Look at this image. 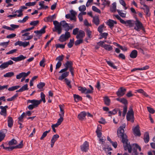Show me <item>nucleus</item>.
<instances>
[{
    "mask_svg": "<svg viewBox=\"0 0 155 155\" xmlns=\"http://www.w3.org/2000/svg\"><path fill=\"white\" fill-rule=\"evenodd\" d=\"M15 13H18V14L17 15V16L18 17H20L23 15L22 11L20 9L19 10H17L15 12Z\"/></svg>",
    "mask_w": 155,
    "mask_h": 155,
    "instance_id": "ea45409f",
    "label": "nucleus"
},
{
    "mask_svg": "<svg viewBox=\"0 0 155 155\" xmlns=\"http://www.w3.org/2000/svg\"><path fill=\"white\" fill-rule=\"evenodd\" d=\"M127 106L125 105L123 107V110L122 113V115L123 117H124L127 113Z\"/></svg>",
    "mask_w": 155,
    "mask_h": 155,
    "instance_id": "680f3d73",
    "label": "nucleus"
},
{
    "mask_svg": "<svg viewBox=\"0 0 155 155\" xmlns=\"http://www.w3.org/2000/svg\"><path fill=\"white\" fill-rule=\"evenodd\" d=\"M66 43L65 44H57L55 45V47L56 48H64L65 47V45Z\"/></svg>",
    "mask_w": 155,
    "mask_h": 155,
    "instance_id": "8fccbe9b",
    "label": "nucleus"
},
{
    "mask_svg": "<svg viewBox=\"0 0 155 155\" xmlns=\"http://www.w3.org/2000/svg\"><path fill=\"white\" fill-rule=\"evenodd\" d=\"M10 26L11 27V30H10L11 31H13L14 30V29L15 28H17L19 27V26L17 25H15L14 24H11L10 25Z\"/></svg>",
    "mask_w": 155,
    "mask_h": 155,
    "instance_id": "4d7b16f0",
    "label": "nucleus"
},
{
    "mask_svg": "<svg viewBox=\"0 0 155 155\" xmlns=\"http://www.w3.org/2000/svg\"><path fill=\"white\" fill-rule=\"evenodd\" d=\"M39 22V21L38 20L34 21L31 22L30 23V24L31 25L35 26L37 25L38 24Z\"/></svg>",
    "mask_w": 155,
    "mask_h": 155,
    "instance_id": "6e6d98bb",
    "label": "nucleus"
},
{
    "mask_svg": "<svg viewBox=\"0 0 155 155\" xmlns=\"http://www.w3.org/2000/svg\"><path fill=\"white\" fill-rule=\"evenodd\" d=\"M86 113L85 112L83 111L81 112L78 115V118L81 120H83L85 117Z\"/></svg>",
    "mask_w": 155,
    "mask_h": 155,
    "instance_id": "a211bd4d",
    "label": "nucleus"
},
{
    "mask_svg": "<svg viewBox=\"0 0 155 155\" xmlns=\"http://www.w3.org/2000/svg\"><path fill=\"white\" fill-rule=\"evenodd\" d=\"M65 83L70 88H71V86L70 84L71 82L68 79L66 78L64 79Z\"/></svg>",
    "mask_w": 155,
    "mask_h": 155,
    "instance_id": "052dcab7",
    "label": "nucleus"
},
{
    "mask_svg": "<svg viewBox=\"0 0 155 155\" xmlns=\"http://www.w3.org/2000/svg\"><path fill=\"white\" fill-rule=\"evenodd\" d=\"M116 100L125 105L127 104V100L125 98H117L116 99Z\"/></svg>",
    "mask_w": 155,
    "mask_h": 155,
    "instance_id": "b1692460",
    "label": "nucleus"
},
{
    "mask_svg": "<svg viewBox=\"0 0 155 155\" xmlns=\"http://www.w3.org/2000/svg\"><path fill=\"white\" fill-rule=\"evenodd\" d=\"M86 9V8L84 5H82L79 7V10L80 11H84Z\"/></svg>",
    "mask_w": 155,
    "mask_h": 155,
    "instance_id": "338daca9",
    "label": "nucleus"
},
{
    "mask_svg": "<svg viewBox=\"0 0 155 155\" xmlns=\"http://www.w3.org/2000/svg\"><path fill=\"white\" fill-rule=\"evenodd\" d=\"M143 6L145 7L144 8V12L146 13V14L147 16L150 15V13H149V7L146 5H144Z\"/></svg>",
    "mask_w": 155,
    "mask_h": 155,
    "instance_id": "c85d7f7f",
    "label": "nucleus"
},
{
    "mask_svg": "<svg viewBox=\"0 0 155 155\" xmlns=\"http://www.w3.org/2000/svg\"><path fill=\"white\" fill-rule=\"evenodd\" d=\"M17 143V141L16 140L13 139L8 142V145L9 146L16 144Z\"/></svg>",
    "mask_w": 155,
    "mask_h": 155,
    "instance_id": "e433bc0d",
    "label": "nucleus"
},
{
    "mask_svg": "<svg viewBox=\"0 0 155 155\" xmlns=\"http://www.w3.org/2000/svg\"><path fill=\"white\" fill-rule=\"evenodd\" d=\"M74 43V39H70V41L68 44V46L69 48H71L73 46Z\"/></svg>",
    "mask_w": 155,
    "mask_h": 155,
    "instance_id": "58836bf2",
    "label": "nucleus"
},
{
    "mask_svg": "<svg viewBox=\"0 0 155 155\" xmlns=\"http://www.w3.org/2000/svg\"><path fill=\"white\" fill-rule=\"evenodd\" d=\"M41 102V101H38L34 99L32 100H28V103L32 104V105H33L35 107H38V105L40 104Z\"/></svg>",
    "mask_w": 155,
    "mask_h": 155,
    "instance_id": "1a4fd4ad",
    "label": "nucleus"
},
{
    "mask_svg": "<svg viewBox=\"0 0 155 155\" xmlns=\"http://www.w3.org/2000/svg\"><path fill=\"white\" fill-rule=\"evenodd\" d=\"M104 101L105 104L107 106L110 104V100L107 97H106L104 98Z\"/></svg>",
    "mask_w": 155,
    "mask_h": 155,
    "instance_id": "473e14b6",
    "label": "nucleus"
},
{
    "mask_svg": "<svg viewBox=\"0 0 155 155\" xmlns=\"http://www.w3.org/2000/svg\"><path fill=\"white\" fill-rule=\"evenodd\" d=\"M8 127L10 128L12 126L13 124V121L11 117H8Z\"/></svg>",
    "mask_w": 155,
    "mask_h": 155,
    "instance_id": "4be33fe9",
    "label": "nucleus"
},
{
    "mask_svg": "<svg viewBox=\"0 0 155 155\" xmlns=\"http://www.w3.org/2000/svg\"><path fill=\"white\" fill-rule=\"evenodd\" d=\"M66 23H67L65 21H61L60 23L57 21H53V24L54 25L55 29L57 31L58 34H60L61 33L62 29L61 26L63 27Z\"/></svg>",
    "mask_w": 155,
    "mask_h": 155,
    "instance_id": "7ed1b4c3",
    "label": "nucleus"
},
{
    "mask_svg": "<svg viewBox=\"0 0 155 155\" xmlns=\"http://www.w3.org/2000/svg\"><path fill=\"white\" fill-rule=\"evenodd\" d=\"M45 85V83L44 82H40L37 85V87L39 89L42 88Z\"/></svg>",
    "mask_w": 155,
    "mask_h": 155,
    "instance_id": "79ce46f5",
    "label": "nucleus"
},
{
    "mask_svg": "<svg viewBox=\"0 0 155 155\" xmlns=\"http://www.w3.org/2000/svg\"><path fill=\"white\" fill-rule=\"evenodd\" d=\"M41 99L39 101H41V102L42 101H43L44 103H45V95L44 94L43 92H41Z\"/></svg>",
    "mask_w": 155,
    "mask_h": 155,
    "instance_id": "4c0bfd02",
    "label": "nucleus"
},
{
    "mask_svg": "<svg viewBox=\"0 0 155 155\" xmlns=\"http://www.w3.org/2000/svg\"><path fill=\"white\" fill-rule=\"evenodd\" d=\"M112 6L110 8V11L112 12H115L117 10L116 9V5L115 3H113L112 4Z\"/></svg>",
    "mask_w": 155,
    "mask_h": 155,
    "instance_id": "cd10ccee",
    "label": "nucleus"
},
{
    "mask_svg": "<svg viewBox=\"0 0 155 155\" xmlns=\"http://www.w3.org/2000/svg\"><path fill=\"white\" fill-rule=\"evenodd\" d=\"M133 131L134 134L137 136H140L141 133L139 130V125H137L133 129Z\"/></svg>",
    "mask_w": 155,
    "mask_h": 155,
    "instance_id": "ddd939ff",
    "label": "nucleus"
},
{
    "mask_svg": "<svg viewBox=\"0 0 155 155\" xmlns=\"http://www.w3.org/2000/svg\"><path fill=\"white\" fill-rule=\"evenodd\" d=\"M96 132L97 133V137L99 138H100L102 134V133L98 129V127L96 131Z\"/></svg>",
    "mask_w": 155,
    "mask_h": 155,
    "instance_id": "bf43d9fd",
    "label": "nucleus"
},
{
    "mask_svg": "<svg viewBox=\"0 0 155 155\" xmlns=\"http://www.w3.org/2000/svg\"><path fill=\"white\" fill-rule=\"evenodd\" d=\"M85 36L84 32L82 30H80L79 33L76 36V38L78 39H82V38Z\"/></svg>",
    "mask_w": 155,
    "mask_h": 155,
    "instance_id": "f3484780",
    "label": "nucleus"
},
{
    "mask_svg": "<svg viewBox=\"0 0 155 155\" xmlns=\"http://www.w3.org/2000/svg\"><path fill=\"white\" fill-rule=\"evenodd\" d=\"M117 133L118 137L122 138V142L123 144H125L127 145L126 142L128 141L127 139V136L126 135L124 134V129L122 127H119L117 130Z\"/></svg>",
    "mask_w": 155,
    "mask_h": 155,
    "instance_id": "f03ea898",
    "label": "nucleus"
},
{
    "mask_svg": "<svg viewBox=\"0 0 155 155\" xmlns=\"http://www.w3.org/2000/svg\"><path fill=\"white\" fill-rule=\"evenodd\" d=\"M36 4V2H29L26 3L25 4L26 6H34Z\"/></svg>",
    "mask_w": 155,
    "mask_h": 155,
    "instance_id": "de8ad7c7",
    "label": "nucleus"
},
{
    "mask_svg": "<svg viewBox=\"0 0 155 155\" xmlns=\"http://www.w3.org/2000/svg\"><path fill=\"white\" fill-rule=\"evenodd\" d=\"M69 72H66L62 74L61 76L59 77L58 79L61 81L62 80L69 75Z\"/></svg>",
    "mask_w": 155,
    "mask_h": 155,
    "instance_id": "aec40b11",
    "label": "nucleus"
},
{
    "mask_svg": "<svg viewBox=\"0 0 155 155\" xmlns=\"http://www.w3.org/2000/svg\"><path fill=\"white\" fill-rule=\"evenodd\" d=\"M93 22L97 26L100 24V20L97 16L93 17Z\"/></svg>",
    "mask_w": 155,
    "mask_h": 155,
    "instance_id": "5701e85b",
    "label": "nucleus"
},
{
    "mask_svg": "<svg viewBox=\"0 0 155 155\" xmlns=\"http://www.w3.org/2000/svg\"><path fill=\"white\" fill-rule=\"evenodd\" d=\"M27 116V114H25V113L23 112L22 114L18 117V119L19 120L22 121L23 118L24 117H26Z\"/></svg>",
    "mask_w": 155,
    "mask_h": 155,
    "instance_id": "3c124183",
    "label": "nucleus"
},
{
    "mask_svg": "<svg viewBox=\"0 0 155 155\" xmlns=\"http://www.w3.org/2000/svg\"><path fill=\"white\" fill-rule=\"evenodd\" d=\"M0 109H1L0 114L4 116H6V109H4V107L2 106H0Z\"/></svg>",
    "mask_w": 155,
    "mask_h": 155,
    "instance_id": "a878e982",
    "label": "nucleus"
},
{
    "mask_svg": "<svg viewBox=\"0 0 155 155\" xmlns=\"http://www.w3.org/2000/svg\"><path fill=\"white\" fill-rule=\"evenodd\" d=\"M26 58V56H24L23 55L21 54L18 57H17L12 58H11V59L14 61L17 62L24 60Z\"/></svg>",
    "mask_w": 155,
    "mask_h": 155,
    "instance_id": "9b49d317",
    "label": "nucleus"
},
{
    "mask_svg": "<svg viewBox=\"0 0 155 155\" xmlns=\"http://www.w3.org/2000/svg\"><path fill=\"white\" fill-rule=\"evenodd\" d=\"M73 63L71 61H67L65 64V66L67 67L68 69H71L73 68Z\"/></svg>",
    "mask_w": 155,
    "mask_h": 155,
    "instance_id": "393cba45",
    "label": "nucleus"
},
{
    "mask_svg": "<svg viewBox=\"0 0 155 155\" xmlns=\"http://www.w3.org/2000/svg\"><path fill=\"white\" fill-rule=\"evenodd\" d=\"M117 11L119 15L122 18H125L126 16V12L123 13L122 12V10H117Z\"/></svg>",
    "mask_w": 155,
    "mask_h": 155,
    "instance_id": "c756f323",
    "label": "nucleus"
},
{
    "mask_svg": "<svg viewBox=\"0 0 155 155\" xmlns=\"http://www.w3.org/2000/svg\"><path fill=\"white\" fill-rule=\"evenodd\" d=\"M50 130H51L50 129L48 131H46L44 132L43 133L42 136L41 137L40 139L41 140H43L44 138L46 137V136L47 135V134L49 133L50 131Z\"/></svg>",
    "mask_w": 155,
    "mask_h": 155,
    "instance_id": "c9c22d12",
    "label": "nucleus"
},
{
    "mask_svg": "<svg viewBox=\"0 0 155 155\" xmlns=\"http://www.w3.org/2000/svg\"><path fill=\"white\" fill-rule=\"evenodd\" d=\"M14 74L13 72H9L4 74L3 76L5 78L11 77L14 76Z\"/></svg>",
    "mask_w": 155,
    "mask_h": 155,
    "instance_id": "72a5a7b5",
    "label": "nucleus"
},
{
    "mask_svg": "<svg viewBox=\"0 0 155 155\" xmlns=\"http://www.w3.org/2000/svg\"><path fill=\"white\" fill-rule=\"evenodd\" d=\"M135 26L134 29L137 31H139L143 28V25L138 19L136 18L135 21Z\"/></svg>",
    "mask_w": 155,
    "mask_h": 155,
    "instance_id": "423d86ee",
    "label": "nucleus"
},
{
    "mask_svg": "<svg viewBox=\"0 0 155 155\" xmlns=\"http://www.w3.org/2000/svg\"><path fill=\"white\" fill-rule=\"evenodd\" d=\"M92 9L93 11L98 13H100L101 12V10L94 6H92Z\"/></svg>",
    "mask_w": 155,
    "mask_h": 155,
    "instance_id": "49530a36",
    "label": "nucleus"
},
{
    "mask_svg": "<svg viewBox=\"0 0 155 155\" xmlns=\"http://www.w3.org/2000/svg\"><path fill=\"white\" fill-rule=\"evenodd\" d=\"M126 91V89L121 87L118 89L116 94L118 96L122 97Z\"/></svg>",
    "mask_w": 155,
    "mask_h": 155,
    "instance_id": "9d476101",
    "label": "nucleus"
},
{
    "mask_svg": "<svg viewBox=\"0 0 155 155\" xmlns=\"http://www.w3.org/2000/svg\"><path fill=\"white\" fill-rule=\"evenodd\" d=\"M5 137V134L4 133L0 132V142Z\"/></svg>",
    "mask_w": 155,
    "mask_h": 155,
    "instance_id": "e2e57ef3",
    "label": "nucleus"
},
{
    "mask_svg": "<svg viewBox=\"0 0 155 155\" xmlns=\"http://www.w3.org/2000/svg\"><path fill=\"white\" fill-rule=\"evenodd\" d=\"M23 77H25L24 74V72L20 73L19 74L17 75H16V78L17 79H18Z\"/></svg>",
    "mask_w": 155,
    "mask_h": 155,
    "instance_id": "5fc2aeb1",
    "label": "nucleus"
},
{
    "mask_svg": "<svg viewBox=\"0 0 155 155\" xmlns=\"http://www.w3.org/2000/svg\"><path fill=\"white\" fill-rule=\"evenodd\" d=\"M81 150L83 151L86 152L88 149L89 145L88 143L85 141L84 143L81 146Z\"/></svg>",
    "mask_w": 155,
    "mask_h": 155,
    "instance_id": "f8f14e48",
    "label": "nucleus"
},
{
    "mask_svg": "<svg viewBox=\"0 0 155 155\" xmlns=\"http://www.w3.org/2000/svg\"><path fill=\"white\" fill-rule=\"evenodd\" d=\"M117 22L116 21L111 19H109L107 22V25L111 29H112L113 28L114 24H117Z\"/></svg>",
    "mask_w": 155,
    "mask_h": 155,
    "instance_id": "dca6fc26",
    "label": "nucleus"
},
{
    "mask_svg": "<svg viewBox=\"0 0 155 155\" xmlns=\"http://www.w3.org/2000/svg\"><path fill=\"white\" fill-rule=\"evenodd\" d=\"M74 97L75 101L76 102H78L79 101H81L82 99V97L78 95L74 94Z\"/></svg>",
    "mask_w": 155,
    "mask_h": 155,
    "instance_id": "2f4dec72",
    "label": "nucleus"
},
{
    "mask_svg": "<svg viewBox=\"0 0 155 155\" xmlns=\"http://www.w3.org/2000/svg\"><path fill=\"white\" fill-rule=\"evenodd\" d=\"M106 62L107 63L110 67H111L113 68L114 69H117V67L115 66L113 62H112L108 61L107 60H106Z\"/></svg>",
    "mask_w": 155,
    "mask_h": 155,
    "instance_id": "f704fd0d",
    "label": "nucleus"
},
{
    "mask_svg": "<svg viewBox=\"0 0 155 155\" xmlns=\"http://www.w3.org/2000/svg\"><path fill=\"white\" fill-rule=\"evenodd\" d=\"M20 86L19 85H17L14 86H12L11 87H9L8 89V90L10 91H13L17 90L20 87Z\"/></svg>",
    "mask_w": 155,
    "mask_h": 155,
    "instance_id": "7c9ffc66",
    "label": "nucleus"
},
{
    "mask_svg": "<svg viewBox=\"0 0 155 155\" xmlns=\"http://www.w3.org/2000/svg\"><path fill=\"white\" fill-rule=\"evenodd\" d=\"M34 32L35 33L40 36H41L42 34L45 33L44 31L41 30V29L39 31H35Z\"/></svg>",
    "mask_w": 155,
    "mask_h": 155,
    "instance_id": "69168bd1",
    "label": "nucleus"
},
{
    "mask_svg": "<svg viewBox=\"0 0 155 155\" xmlns=\"http://www.w3.org/2000/svg\"><path fill=\"white\" fill-rule=\"evenodd\" d=\"M9 41L7 42H4L0 43V45L2 46L5 48H6L8 45Z\"/></svg>",
    "mask_w": 155,
    "mask_h": 155,
    "instance_id": "09e8293b",
    "label": "nucleus"
},
{
    "mask_svg": "<svg viewBox=\"0 0 155 155\" xmlns=\"http://www.w3.org/2000/svg\"><path fill=\"white\" fill-rule=\"evenodd\" d=\"M126 118L128 121H130L132 123L134 121V112L132 108L130 107L129 110L127 113Z\"/></svg>",
    "mask_w": 155,
    "mask_h": 155,
    "instance_id": "20e7f679",
    "label": "nucleus"
},
{
    "mask_svg": "<svg viewBox=\"0 0 155 155\" xmlns=\"http://www.w3.org/2000/svg\"><path fill=\"white\" fill-rule=\"evenodd\" d=\"M34 28V27H32L31 28H27L21 31V33H23L24 32H26V31H30L33 29Z\"/></svg>",
    "mask_w": 155,
    "mask_h": 155,
    "instance_id": "0e129e2a",
    "label": "nucleus"
},
{
    "mask_svg": "<svg viewBox=\"0 0 155 155\" xmlns=\"http://www.w3.org/2000/svg\"><path fill=\"white\" fill-rule=\"evenodd\" d=\"M104 27V25H100L98 28V31L100 33H101L103 31V28Z\"/></svg>",
    "mask_w": 155,
    "mask_h": 155,
    "instance_id": "774afa93",
    "label": "nucleus"
},
{
    "mask_svg": "<svg viewBox=\"0 0 155 155\" xmlns=\"http://www.w3.org/2000/svg\"><path fill=\"white\" fill-rule=\"evenodd\" d=\"M103 48L106 50L110 51L112 50L113 48L112 46L109 45L104 44Z\"/></svg>",
    "mask_w": 155,
    "mask_h": 155,
    "instance_id": "bb28decb",
    "label": "nucleus"
},
{
    "mask_svg": "<svg viewBox=\"0 0 155 155\" xmlns=\"http://www.w3.org/2000/svg\"><path fill=\"white\" fill-rule=\"evenodd\" d=\"M78 90L81 91L82 93H85L86 90V88L85 87H78Z\"/></svg>",
    "mask_w": 155,
    "mask_h": 155,
    "instance_id": "c03bdc74",
    "label": "nucleus"
},
{
    "mask_svg": "<svg viewBox=\"0 0 155 155\" xmlns=\"http://www.w3.org/2000/svg\"><path fill=\"white\" fill-rule=\"evenodd\" d=\"M64 57V56L63 54L57 57L56 59V60H58V61L61 62V61L63 60Z\"/></svg>",
    "mask_w": 155,
    "mask_h": 155,
    "instance_id": "864d4df0",
    "label": "nucleus"
},
{
    "mask_svg": "<svg viewBox=\"0 0 155 155\" xmlns=\"http://www.w3.org/2000/svg\"><path fill=\"white\" fill-rule=\"evenodd\" d=\"M71 37L70 33L69 32H66L64 34L61 35L60 37L58 40L61 42H64L66 41Z\"/></svg>",
    "mask_w": 155,
    "mask_h": 155,
    "instance_id": "39448f33",
    "label": "nucleus"
},
{
    "mask_svg": "<svg viewBox=\"0 0 155 155\" xmlns=\"http://www.w3.org/2000/svg\"><path fill=\"white\" fill-rule=\"evenodd\" d=\"M79 39L76 40L74 43L75 45H78L82 43L83 42V40L82 39Z\"/></svg>",
    "mask_w": 155,
    "mask_h": 155,
    "instance_id": "603ef678",
    "label": "nucleus"
},
{
    "mask_svg": "<svg viewBox=\"0 0 155 155\" xmlns=\"http://www.w3.org/2000/svg\"><path fill=\"white\" fill-rule=\"evenodd\" d=\"M56 18V16L55 14L49 16L47 17H46L44 19V21L45 22H52L53 20L55 19Z\"/></svg>",
    "mask_w": 155,
    "mask_h": 155,
    "instance_id": "4468645a",
    "label": "nucleus"
},
{
    "mask_svg": "<svg viewBox=\"0 0 155 155\" xmlns=\"http://www.w3.org/2000/svg\"><path fill=\"white\" fill-rule=\"evenodd\" d=\"M30 43L29 42H22V41H18L15 42V45L16 46L17 45H19L20 46H23L25 48L28 45H29Z\"/></svg>",
    "mask_w": 155,
    "mask_h": 155,
    "instance_id": "6e6552de",
    "label": "nucleus"
},
{
    "mask_svg": "<svg viewBox=\"0 0 155 155\" xmlns=\"http://www.w3.org/2000/svg\"><path fill=\"white\" fill-rule=\"evenodd\" d=\"M127 145L124 144V146L125 150H128V152L129 153L131 152V151L133 152L132 153V155H138V153L137 152V149H138L139 151H141V148L138 144L137 143L133 144L132 146L130 145L129 143L127 141L126 142Z\"/></svg>",
    "mask_w": 155,
    "mask_h": 155,
    "instance_id": "f257e3e1",
    "label": "nucleus"
},
{
    "mask_svg": "<svg viewBox=\"0 0 155 155\" xmlns=\"http://www.w3.org/2000/svg\"><path fill=\"white\" fill-rule=\"evenodd\" d=\"M28 84H26L22 87L21 88H20L21 92H22L24 91L27 90H28Z\"/></svg>",
    "mask_w": 155,
    "mask_h": 155,
    "instance_id": "a18cd8bd",
    "label": "nucleus"
},
{
    "mask_svg": "<svg viewBox=\"0 0 155 155\" xmlns=\"http://www.w3.org/2000/svg\"><path fill=\"white\" fill-rule=\"evenodd\" d=\"M18 94L17 93H16L11 98L7 99V101H12L16 98V97H18Z\"/></svg>",
    "mask_w": 155,
    "mask_h": 155,
    "instance_id": "a19ab883",
    "label": "nucleus"
},
{
    "mask_svg": "<svg viewBox=\"0 0 155 155\" xmlns=\"http://www.w3.org/2000/svg\"><path fill=\"white\" fill-rule=\"evenodd\" d=\"M137 55V50H133L130 53V57L132 58H136Z\"/></svg>",
    "mask_w": 155,
    "mask_h": 155,
    "instance_id": "6ab92c4d",
    "label": "nucleus"
},
{
    "mask_svg": "<svg viewBox=\"0 0 155 155\" xmlns=\"http://www.w3.org/2000/svg\"><path fill=\"white\" fill-rule=\"evenodd\" d=\"M45 59L44 58L43 59L40 61V66L41 67H44L45 66Z\"/></svg>",
    "mask_w": 155,
    "mask_h": 155,
    "instance_id": "13d9d810",
    "label": "nucleus"
},
{
    "mask_svg": "<svg viewBox=\"0 0 155 155\" xmlns=\"http://www.w3.org/2000/svg\"><path fill=\"white\" fill-rule=\"evenodd\" d=\"M59 137V136L58 134H55L53 135L51 140V141H53L55 142L57 139Z\"/></svg>",
    "mask_w": 155,
    "mask_h": 155,
    "instance_id": "37998d69",
    "label": "nucleus"
},
{
    "mask_svg": "<svg viewBox=\"0 0 155 155\" xmlns=\"http://www.w3.org/2000/svg\"><path fill=\"white\" fill-rule=\"evenodd\" d=\"M149 136L148 132H146L144 134L143 140L145 143H147L149 140Z\"/></svg>",
    "mask_w": 155,
    "mask_h": 155,
    "instance_id": "412c9836",
    "label": "nucleus"
},
{
    "mask_svg": "<svg viewBox=\"0 0 155 155\" xmlns=\"http://www.w3.org/2000/svg\"><path fill=\"white\" fill-rule=\"evenodd\" d=\"M120 21L121 23L125 24L127 26L129 25L130 26H131L132 25L131 20H129L125 21L124 20L121 18L120 20Z\"/></svg>",
    "mask_w": 155,
    "mask_h": 155,
    "instance_id": "2eb2a0df",
    "label": "nucleus"
},
{
    "mask_svg": "<svg viewBox=\"0 0 155 155\" xmlns=\"http://www.w3.org/2000/svg\"><path fill=\"white\" fill-rule=\"evenodd\" d=\"M13 64V62L12 60H10L9 61L2 63L0 65V68L2 69H4L7 68L9 65H12Z\"/></svg>",
    "mask_w": 155,
    "mask_h": 155,
    "instance_id": "0eeeda50",
    "label": "nucleus"
}]
</instances>
